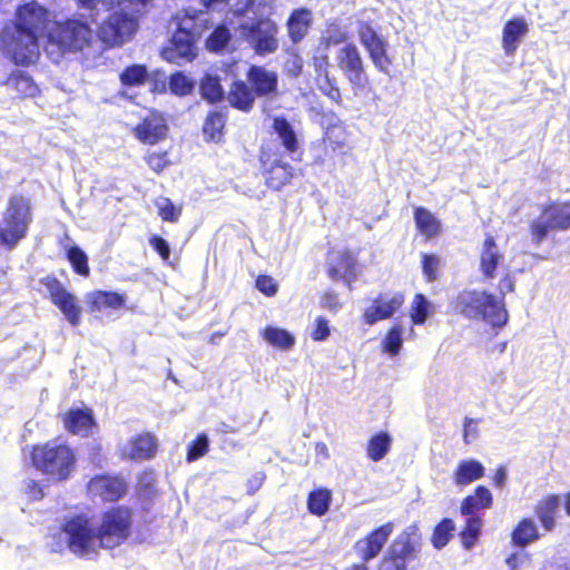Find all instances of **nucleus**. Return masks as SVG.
Here are the masks:
<instances>
[{
	"mask_svg": "<svg viewBox=\"0 0 570 570\" xmlns=\"http://www.w3.org/2000/svg\"><path fill=\"white\" fill-rule=\"evenodd\" d=\"M50 11L36 0L19 4L13 16L10 51L14 63L28 66L39 56V39L48 32Z\"/></svg>",
	"mask_w": 570,
	"mask_h": 570,
	"instance_id": "1",
	"label": "nucleus"
},
{
	"mask_svg": "<svg viewBox=\"0 0 570 570\" xmlns=\"http://www.w3.org/2000/svg\"><path fill=\"white\" fill-rule=\"evenodd\" d=\"M153 0H106L112 12L99 26L100 40L109 46H121L130 40L138 29L139 19Z\"/></svg>",
	"mask_w": 570,
	"mask_h": 570,
	"instance_id": "2",
	"label": "nucleus"
},
{
	"mask_svg": "<svg viewBox=\"0 0 570 570\" xmlns=\"http://www.w3.org/2000/svg\"><path fill=\"white\" fill-rule=\"evenodd\" d=\"M449 309L471 321H484L493 327H502L509 320L504 303L494 294L479 289H463L450 302Z\"/></svg>",
	"mask_w": 570,
	"mask_h": 570,
	"instance_id": "3",
	"label": "nucleus"
},
{
	"mask_svg": "<svg viewBox=\"0 0 570 570\" xmlns=\"http://www.w3.org/2000/svg\"><path fill=\"white\" fill-rule=\"evenodd\" d=\"M31 465L52 482L67 481L76 470L77 454L67 442L57 439L35 444L29 451Z\"/></svg>",
	"mask_w": 570,
	"mask_h": 570,
	"instance_id": "4",
	"label": "nucleus"
},
{
	"mask_svg": "<svg viewBox=\"0 0 570 570\" xmlns=\"http://www.w3.org/2000/svg\"><path fill=\"white\" fill-rule=\"evenodd\" d=\"M33 219L31 197L24 193L11 194L0 218V247L6 250L14 249L27 238Z\"/></svg>",
	"mask_w": 570,
	"mask_h": 570,
	"instance_id": "5",
	"label": "nucleus"
},
{
	"mask_svg": "<svg viewBox=\"0 0 570 570\" xmlns=\"http://www.w3.org/2000/svg\"><path fill=\"white\" fill-rule=\"evenodd\" d=\"M177 29L171 36L169 45L163 49V57L171 63L181 60L193 61L196 56V40L208 28V19L202 10L185 9L181 16L177 14Z\"/></svg>",
	"mask_w": 570,
	"mask_h": 570,
	"instance_id": "6",
	"label": "nucleus"
},
{
	"mask_svg": "<svg viewBox=\"0 0 570 570\" xmlns=\"http://www.w3.org/2000/svg\"><path fill=\"white\" fill-rule=\"evenodd\" d=\"M134 509L114 504L101 511L97 525L98 548L112 550L125 543L132 533Z\"/></svg>",
	"mask_w": 570,
	"mask_h": 570,
	"instance_id": "7",
	"label": "nucleus"
},
{
	"mask_svg": "<svg viewBox=\"0 0 570 570\" xmlns=\"http://www.w3.org/2000/svg\"><path fill=\"white\" fill-rule=\"evenodd\" d=\"M252 49L259 57L275 53L279 49V27L271 18L274 0H252Z\"/></svg>",
	"mask_w": 570,
	"mask_h": 570,
	"instance_id": "8",
	"label": "nucleus"
},
{
	"mask_svg": "<svg viewBox=\"0 0 570 570\" xmlns=\"http://www.w3.org/2000/svg\"><path fill=\"white\" fill-rule=\"evenodd\" d=\"M47 39L61 52H78L90 48L95 36L89 23L80 19L68 18L56 21L48 30Z\"/></svg>",
	"mask_w": 570,
	"mask_h": 570,
	"instance_id": "9",
	"label": "nucleus"
},
{
	"mask_svg": "<svg viewBox=\"0 0 570 570\" xmlns=\"http://www.w3.org/2000/svg\"><path fill=\"white\" fill-rule=\"evenodd\" d=\"M420 540L419 527L415 523L406 527L381 558L377 570H407L409 563L417 558Z\"/></svg>",
	"mask_w": 570,
	"mask_h": 570,
	"instance_id": "10",
	"label": "nucleus"
},
{
	"mask_svg": "<svg viewBox=\"0 0 570 570\" xmlns=\"http://www.w3.org/2000/svg\"><path fill=\"white\" fill-rule=\"evenodd\" d=\"M337 67L355 96L370 92L372 82L363 56L353 42L345 43L336 55Z\"/></svg>",
	"mask_w": 570,
	"mask_h": 570,
	"instance_id": "11",
	"label": "nucleus"
},
{
	"mask_svg": "<svg viewBox=\"0 0 570 570\" xmlns=\"http://www.w3.org/2000/svg\"><path fill=\"white\" fill-rule=\"evenodd\" d=\"M61 529L66 534L67 547L75 554L86 557L99 549L97 528L92 527L86 514L80 513L67 519Z\"/></svg>",
	"mask_w": 570,
	"mask_h": 570,
	"instance_id": "12",
	"label": "nucleus"
},
{
	"mask_svg": "<svg viewBox=\"0 0 570 570\" xmlns=\"http://www.w3.org/2000/svg\"><path fill=\"white\" fill-rule=\"evenodd\" d=\"M541 218L534 219L530 224V235L532 242L541 244L549 232H566L570 229V200H554L543 205Z\"/></svg>",
	"mask_w": 570,
	"mask_h": 570,
	"instance_id": "13",
	"label": "nucleus"
},
{
	"mask_svg": "<svg viewBox=\"0 0 570 570\" xmlns=\"http://www.w3.org/2000/svg\"><path fill=\"white\" fill-rule=\"evenodd\" d=\"M357 36L374 68L379 72L390 75L393 58L389 52V43L384 37L370 22L358 24Z\"/></svg>",
	"mask_w": 570,
	"mask_h": 570,
	"instance_id": "14",
	"label": "nucleus"
},
{
	"mask_svg": "<svg viewBox=\"0 0 570 570\" xmlns=\"http://www.w3.org/2000/svg\"><path fill=\"white\" fill-rule=\"evenodd\" d=\"M128 483L124 476L115 473H99L86 484L87 494L104 503H116L128 493Z\"/></svg>",
	"mask_w": 570,
	"mask_h": 570,
	"instance_id": "15",
	"label": "nucleus"
},
{
	"mask_svg": "<svg viewBox=\"0 0 570 570\" xmlns=\"http://www.w3.org/2000/svg\"><path fill=\"white\" fill-rule=\"evenodd\" d=\"M134 137L142 145L155 146L169 136V125L164 112L150 109L131 128Z\"/></svg>",
	"mask_w": 570,
	"mask_h": 570,
	"instance_id": "16",
	"label": "nucleus"
},
{
	"mask_svg": "<svg viewBox=\"0 0 570 570\" xmlns=\"http://www.w3.org/2000/svg\"><path fill=\"white\" fill-rule=\"evenodd\" d=\"M322 154L314 157L315 165L323 166L326 161L334 163L340 156L348 153L347 130L343 124L327 126L321 141Z\"/></svg>",
	"mask_w": 570,
	"mask_h": 570,
	"instance_id": "17",
	"label": "nucleus"
},
{
	"mask_svg": "<svg viewBox=\"0 0 570 570\" xmlns=\"http://www.w3.org/2000/svg\"><path fill=\"white\" fill-rule=\"evenodd\" d=\"M311 65L315 73V85L317 89L332 102L342 105V92L337 80L331 75V61L327 52H316L311 58Z\"/></svg>",
	"mask_w": 570,
	"mask_h": 570,
	"instance_id": "18",
	"label": "nucleus"
},
{
	"mask_svg": "<svg viewBox=\"0 0 570 570\" xmlns=\"http://www.w3.org/2000/svg\"><path fill=\"white\" fill-rule=\"evenodd\" d=\"M394 528V523L389 521L371 530L363 538L358 539L354 543V551L358 557L360 562L366 564V562L379 557L393 533Z\"/></svg>",
	"mask_w": 570,
	"mask_h": 570,
	"instance_id": "19",
	"label": "nucleus"
},
{
	"mask_svg": "<svg viewBox=\"0 0 570 570\" xmlns=\"http://www.w3.org/2000/svg\"><path fill=\"white\" fill-rule=\"evenodd\" d=\"M405 303V296L402 292L392 295L379 294L371 306L363 312V321L367 325H373L380 321L391 318L400 311Z\"/></svg>",
	"mask_w": 570,
	"mask_h": 570,
	"instance_id": "20",
	"label": "nucleus"
},
{
	"mask_svg": "<svg viewBox=\"0 0 570 570\" xmlns=\"http://www.w3.org/2000/svg\"><path fill=\"white\" fill-rule=\"evenodd\" d=\"M259 160L264 167V177L267 186L278 190L287 185L293 178V168L291 165L278 159H273L271 153L262 150Z\"/></svg>",
	"mask_w": 570,
	"mask_h": 570,
	"instance_id": "21",
	"label": "nucleus"
},
{
	"mask_svg": "<svg viewBox=\"0 0 570 570\" xmlns=\"http://www.w3.org/2000/svg\"><path fill=\"white\" fill-rule=\"evenodd\" d=\"M504 261V254L500 249L495 237L487 234L480 248L479 269L484 279H493L499 266Z\"/></svg>",
	"mask_w": 570,
	"mask_h": 570,
	"instance_id": "22",
	"label": "nucleus"
},
{
	"mask_svg": "<svg viewBox=\"0 0 570 570\" xmlns=\"http://www.w3.org/2000/svg\"><path fill=\"white\" fill-rule=\"evenodd\" d=\"M65 429L75 435H88L96 426L92 410L85 409H70L62 416Z\"/></svg>",
	"mask_w": 570,
	"mask_h": 570,
	"instance_id": "23",
	"label": "nucleus"
},
{
	"mask_svg": "<svg viewBox=\"0 0 570 570\" xmlns=\"http://www.w3.org/2000/svg\"><path fill=\"white\" fill-rule=\"evenodd\" d=\"M126 301L125 294L112 291L96 289L86 295V305L89 313L119 309L126 306Z\"/></svg>",
	"mask_w": 570,
	"mask_h": 570,
	"instance_id": "24",
	"label": "nucleus"
},
{
	"mask_svg": "<svg viewBox=\"0 0 570 570\" xmlns=\"http://www.w3.org/2000/svg\"><path fill=\"white\" fill-rule=\"evenodd\" d=\"M313 24V12L308 8L294 9L286 21V29L289 40L293 43L301 42Z\"/></svg>",
	"mask_w": 570,
	"mask_h": 570,
	"instance_id": "25",
	"label": "nucleus"
},
{
	"mask_svg": "<svg viewBox=\"0 0 570 570\" xmlns=\"http://www.w3.org/2000/svg\"><path fill=\"white\" fill-rule=\"evenodd\" d=\"M278 92V76L262 66L252 65V94L257 97H272Z\"/></svg>",
	"mask_w": 570,
	"mask_h": 570,
	"instance_id": "26",
	"label": "nucleus"
},
{
	"mask_svg": "<svg viewBox=\"0 0 570 570\" xmlns=\"http://www.w3.org/2000/svg\"><path fill=\"white\" fill-rule=\"evenodd\" d=\"M356 259L350 250L338 253L330 263L327 274L333 281H344L348 284L356 279Z\"/></svg>",
	"mask_w": 570,
	"mask_h": 570,
	"instance_id": "27",
	"label": "nucleus"
},
{
	"mask_svg": "<svg viewBox=\"0 0 570 570\" xmlns=\"http://www.w3.org/2000/svg\"><path fill=\"white\" fill-rule=\"evenodd\" d=\"M561 499L558 494H547L542 497L534 505V514L547 532H552L557 525V515Z\"/></svg>",
	"mask_w": 570,
	"mask_h": 570,
	"instance_id": "28",
	"label": "nucleus"
},
{
	"mask_svg": "<svg viewBox=\"0 0 570 570\" xmlns=\"http://www.w3.org/2000/svg\"><path fill=\"white\" fill-rule=\"evenodd\" d=\"M158 442L151 432H142L129 440L128 456L132 461H148L155 458Z\"/></svg>",
	"mask_w": 570,
	"mask_h": 570,
	"instance_id": "29",
	"label": "nucleus"
},
{
	"mask_svg": "<svg viewBox=\"0 0 570 570\" xmlns=\"http://www.w3.org/2000/svg\"><path fill=\"white\" fill-rule=\"evenodd\" d=\"M493 507V495L485 485H478L460 504V513L466 517H478L476 512Z\"/></svg>",
	"mask_w": 570,
	"mask_h": 570,
	"instance_id": "30",
	"label": "nucleus"
},
{
	"mask_svg": "<svg viewBox=\"0 0 570 570\" xmlns=\"http://www.w3.org/2000/svg\"><path fill=\"white\" fill-rule=\"evenodd\" d=\"M485 475L484 465L475 459L461 460L456 464L452 480L458 487H466Z\"/></svg>",
	"mask_w": 570,
	"mask_h": 570,
	"instance_id": "31",
	"label": "nucleus"
},
{
	"mask_svg": "<svg viewBox=\"0 0 570 570\" xmlns=\"http://www.w3.org/2000/svg\"><path fill=\"white\" fill-rule=\"evenodd\" d=\"M529 28L521 17L508 20L502 30V48L507 55H513L521 39L528 33Z\"/></svg>",
	"mask_w": 570,
	"mask_h": 570,
	"instance_id": "32",
	"label": "nucleus"
},
{
	"mask_svg": "<svg viewBox=\"0 0 570 570\" xmlns=\"http://www.w3.org/2000/svg\"><path fill=\"white\" fill-rule=\"evenodd\" d=\"M414 223L416 230L426 239H433L442 234L441 222L425 207H415Z\"/></svg>",
	"mask_w": 570,
	"mask_h": 570,
	"instance_id": "33",
	"label": "nucleus"
},
{
	"mask_svg": "<svg viewBox=\"0 0 570 570\" xmlns=\"http://www.w3.org/2000/svg\"><path fill=\"white\" fill-rule=\"evenodd\" d=\"M541 538L540 531L531 518H522L511 532V543L518 548H525Z\"/></svg>",
	"mask_w": 570,
	"mask_h": 570,
	"instance_id": "34",
	"label": "nucleus"
},
{
	"mask_svg": "<svg viewBox=\"0 0 570 570\" xmlns=\"http://www.w3.org/2000/svg\"><path fill=\"white\" fill-rule=\"evenodd\" d=\"M3 85L16 91L19 99L33 98L39 94V88L33 79L20 70L12 71Z\"/></svg>",
	"mask_w": 570,
	"mask_h": 570,
	"instance_id": "35",
	"label": "nucleus"
},
{
	"mask_svg": "<svg viewBox=\"0 0 570 570\" xmlns=\"http://www.w3.org/2000/svg\"><path fill=\"white\" fill-rule=\"evenodd\" d=\"M66 317L71 326L81 322L82 308L78 297L68 289L52 303Z\"/></svg>",
	"mask_w": 570,
	"mask_h": 570,
	"instance_id": "36",
	"label": "nucleus"
},
{
	"mask_svg": "<svg viewBox=\"0 0 570 570\" xmlns=\"http://www.w3.org/2000/svg\"><path fill=\"white\" fill-rule=\"evenodd\" d=\"M272 127L287 153L294 154L299 149L297 134L285 117H275Z\"/></svg>",
	"mask_w": 570,
	"mask_h": 570,
	"instance_id": "37",
	"label": "nucleus"
},
{
	"mask_svg": "<svg viewBox=\"0 0 570 570\" xmlns=\"http://www.w3.org/2000/svg\"><path fill=\"white\" fill-rule=\"evenodd\" d=\"M226 125V114L220 110H212L207 114L203 124V135L207 142L223 140Z\"/></svg>",
	"mask_w": 570,
	"mask_h": 570,
	"instance_id": "38",
	"label": "nucleus"
},
{
	"mask_svg": "<svg viewBox=\"0 0 570 570\" xmlns=\"http://www.w3.org/2000/svg\"><path fill=\"white\" fill-rule=\"evenodd\" d=\"M392 448V438L385 432L381 431L372 435L366 443L367 458L373 462H379L390 452Z\"/></svg>",
	"mask_w": 570,
	"mask_h": 570,
	"instance_id": "39",
	"label": "nucleus"
},
{
	"mask_svg": "<svg viewBox=\"0 0 570 570\" xmlns=\"http://www.w3.org/2000/svg\"><path fill=\"white\" fill-rule=\"evenodd\" d=\"M332 502V491L326 488L312 490L307 495V510L316 517L325 515Z\"/></svg>",
	"mask_w": 570,
	"mask_h": 570,
	"instance_id": "40",
	"label": "nucleus"
},
{
	"mask_svg": "<svg viewBox=\"0 0 570 570\" xmlns=\"http://www.w3.org/2000/svg\"><path fill=\"white\" fill-rule=\"evenodd\" d=\"M263 338L272 346L288 351L295 344V337L286 330L267 326L262 332Z\"/></svg>",
	"mask_w": 570,
	"mask_h": 570,
	"instance_id": "41",
	"label": "nucleus"
},
{
	"mask_svg": "<svg viewBox=\"0 0 570 570\" xmlns=\"http://www.w3.org/2000/svg\"><path fill=\"white\" fill-rule=\"evenodd\" d=\"M432 304L424 294L416 293L411 302L409 315L413 325H423L432 314Z\"/></svg>",
	"mask_w": 570,
	"mask_h": 570,
	"instance_id": "42",
	"label": "nucleus"
},
{
	"mask_svg": "<svg viewBox=\"0 0 570 570\" xmlns=\"http://www.w3.org/2000/svg\"><path fill=\"white\" fill-rule=\"evenodd\" d=\"M149 73L145 65H130L119 75V80L125 87H139L147 82Z\"/></svg>",
	"mask_w": 570,
	"mask_h": 570,
	"instance_id": "43",
	"label": "nucleus"
},
{
	"mask_svg": "<svg viewBox=\"0 0 570 570\" xmlns=\"http://www.w3.org/2000/svg\"><path fill=\"white\" fill-rule=\"evenodd\" d=\"M454 530L455 524L453 520L443 518L433 529L431 535L432 546L439 550L444 548L453 537Z\"/></svg>",
	"mask_w": 570,
	"mask_h": 570,
	"instance_id": "44",
	"label": "nucleus"
},
{
	"mask_svg": "<svg viewBox=\"0 0 570 570\" xmlns=\"http://www.w3.org/2000/svg\"><path fill=\"white\" fill-rule=\"evenodd\" d=\"M66 257L70 263L72 271L77 275L82 277H88L90 275L88 256L79 246H70L66 250Z\"/></svg>",
	"mask_w": 570,
	"mask_h": 570,
	"instance_id": "45",
	"label": "nucleus"
},
{
	"mask_svg": "<svg viewBox=\"0 0 570 570\" xmlns=\"http://www.w3.org/2000/svg\"><path fill=\"white\" fill-rule=\"evenodd\" d=\"M482 528L480 517H468L464 527L460 531L461 543L464 549L470 550L476 542Z\"/></svg>",
	"mask_w": 570,
	"mask_h": 570,
	"instance_id": "46",
	"label": "nucleus"
},
{
	"mask_svg": "<svg viewBox=\"0 0 570 570\" xmlns=\"http://www.w3.org/2000/svg\"><path fill=\"white\" fill-rule=\"evenodd\" d=\"M227 98L232 107L243 111L249 110V87L244 81H235Z\"/></svg>",
	"mask_w": 570,
	"mask_h": 570,
	"instance_id": "47",
	"label": "nucleus"
},
{
	"mask_svg": "<svg viewBox=\"0 0 570 570\" xmlns=\"http://www.w3.org/2000/svg\"><path fill=\"white\" fill-rule=\"evenodd\" d=\"M202 97L209 104H216L224 98V90L218 77L206 76L200 81Z\"/></svg>",
	"mask_w": 570,
	"mask_h": 570,
	"instance_id": "48",
	"label": "nucleus"
},
{
	"mask_svg": "<svg viewBox=\"0 0 570 570\" xmlns=\"http://www.w3.org/2000/svg\"><path fill=\"white\" fill-rule=\"evenodd\" d=\"M230 32L224 24L217 26L206 39V48L212 52L223 51L230 41Z\"/></svg>",
	"mask_w": 570,
	"mask_h": 570,
	"instance_id": "49",
	"label": "nucleus"
},
{
	"mask_svg": "<svg viewBox=\"0 0 570 570\" xmlns=\"http://www.w3.org/2000/svg\"><path fill=\"white\" fill-rule=\"evenodd\" d=\"M402 334L403 328L400 324L392 325L382 341L383 350L393 356L397 355L403 344Z\"/></svg>",
	"mask_w": 570,
	"mask_h": 570,
	"instance_id": "50",
	"label": "nucleus"
},
{
	"mask_svg": "<svg viewBox=\"0 0 570 570\" xmlns=\"http://www.w3.org/2000/svg\"><path fill=\"white\" fill-rule=\"evenodd\" d=\"M144 160L148 168L157 175H160L167 167L171 165L169 153L167 150L148 151L144 156Z\"/></svg>",
	"mask_w": 570,
	"mask_h": 570,
	"instance_id": "51",
	"label": "nucleus"
},
{
	"mask_svg": "<svg viewBox=\"0 0 570 570\" xmlns=\"http://www.w3.org/2000/svg\"><path fill=\"white\" fill-rule=\"evenodd\" d=\"M168 87L174 95L183 97L193 92L195 83L181 71H176L170 75Z\"/></svg>",
	"mask_w": 570,
	"mask_h": 570,
	"instance_id": "52",
	"label": "nucleus"
},
{
	"mask_svg": "<svg viewBox=\"0 0 570 570\" xmlns=\"http://www.w3.org/2000/svg\"><path fill=\"white\" fill-rule=\"evenodd\" d=\"M440 265L441 258L436 254L425 253L421 255V268L428 283H433L439 279Z\"/></svg>",
	"mask_w": 570,
	"mask_h": 570,
	"instance_id": "53",
	"label": "nucleus"
},
{
	"mask_svg": "<svg viewBox=\"0 0 570 570\" xmlns=\"http://www.w3.org/2000/svg\"><path fill=\"white\" fill-rule=\"evenodd\" d=\"M157 214L163 222L177 223L181 216V207H177L171 199L163 197L157 204Z\"/></svg>",
	"mask_w": 570,
	"mask_h": 570,
	"instance_id": "54",
	"label": "nucleus"
},
{
	"mask_svg": "<svg viewBox=\"0 0 570 570\" xmlns=\"http://www.w3.org/2000/svg\"><path fill=\"white\" fill-rule=\"evenodd\" d=\"M209 450V442L206 434L202 433L196 436L195 440H193L188 448H187V454L186 460L188 462H194L202 456H204Z\"/></svg>",
	"mask_w": 570,
	"mask_h": 570,
	"instance_id": "55",
	"label": "nucleus"
},
{
	"mask_svg": "<svg viewBox=\"0 0 570 570\" xmlns=\"http://www.w3.org/2000/svg\"><path fill=\"white\" fill-rule=\"evenodd\" d=\"M39 283L46 288L49 295V299L53 303L59 296H61L67 288L63 284L53 275L49 274L39 279Z\"/></svg>",
	"mask_w": 570,
	"mask_h": 570,
	"instance_id": "56",
	"label": "nucleus"
},
{
	"mask_svg": "<svg viewBox=\"0 0 570 570\" xmlns=\"http://www.w3.org/2000/svg\"><path fill=\"white\" fill-rule=\"evenodd\" d=\"M509 570H531L532 560L528 552L518 551L505 559Z\"/></svg>",
	"mask_w": 570,
	"mask_h": 570,
	"instance_id": "57",
	"label": "nucleus"
},
{
	"mask_svg": "<svg viewBox=\"0 0 570 570\" xmlns=\"http://www.w3.org/2000/svg\"><path fill=\"white\" fill-rule=\"evenodd\" d=\"M255 287L266 297H274L279 288L276 279L265 274H261L256 277Z\"/></svg>",
	"mask_w": 570,
	"mask_h": 570,
	"instance_id": "58",
	"label": "nucleus"
},
{
	"mask_svg": "<svg viewBox=\"0 0 570 570\" xmlns=\"http://www.w3.org/2000/svg\"><path fill=\"white\" fill-rule=\"evenodd\" d=\"M331 334L328 321L324 316H317L311 333V338L315 342L325 341Z\"/></svg>",
	"mask_w": 570,
	"mask_h": 570,
	"instance_id": "59",
	"label": "nucleus"
},
{
	"mask_svg": "<svg viewBox=\"0 0 570 570\" xmlns=\"http://www.w3.org/2000/svg\"><path fill=\"white\" fill-rule=\"evenodd\" d=\"M149 244L164 262L169 259L170 248L165 238L159 235H153L149 237Z\"/></svg>",
	"mask_w": 570,
	"mask_h": 570,
	"instance_id": "60",
	"label": "nucleus"
},
{
	"mask_svg": "<svg viewBox=\"0 0 570 570\" xmlns=\"http://www.w3.org/2000/svg\"><path fill=\"white\" fill-rule=\"evenodd\" d=\"M498 292H499V296H500V299L502 303H503V298L507 294L509 293H513L514 292V288H515V284H514V278L513 276L510 274V273H507L504 274L500 281H499V284H498Z\"/></svg>",
	"mask_w": 570,
	"mask_h": 570,
	"instance_id": "61",
	"label": "nucleus"
},
{
	"mask_svg": "<svg viewBox=\"0 0 570 570\" xmlns=\"http://www.w3.org/2000/svg\"><path fill=\"white\" fill-rule=\"evenodd\" d=\"M348 35L342 31L340 28H336L333 32H330L326 37L323 38L322 42L326 48L332 46H337L341 43H347Z\"/></svg>",
	"mask_w": 570,
	"mask_h": 570,
	"instance_id": "62",
	"label": "nucleus"
},
{
	"mask_svg": "<svg viewBox=\"0 0 570 570\" xmlns=\"http://www.w3.org/2000/svg\"><path fill=\"white\" fill-rule=\"evenodd\" d=\"M24 492L32 500H41L45 497L42 485L37 480L26 481Z\"/></svg>",
	"mask_w": 570,
	"mask_h": 570,
	"instance_id": "63",
	"label": "nucleus"
},
{
	"mask_svg": "<svg viewBox=\"0 0 570 570\" xmlns=\"http://www.w3.org/2000/svg\"><path fill=\"white\" fill-rule=\"evenodd\" d=\"M507 469L503 465H500L495 469L493 476H492V483L495 488L501 489L505 485L507 482Z\"/></svg>",
	"mask_w": 570,
	"mask_h": 570,
	"instance_id": "64",
	"label": "nucleus"
}]
</instances>
